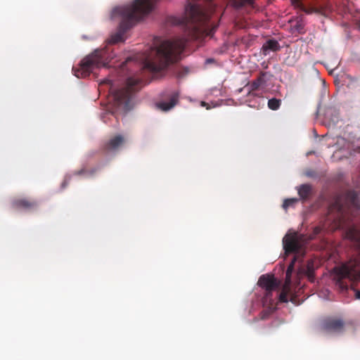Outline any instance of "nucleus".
I'll list each match as a JSON object with an SVG mask.
<instances>
[{"mask_svg": "<svg viewBox=\"0 0 360 360\" xmlns=\"http://www.w3.org/2000/svg\"><path fill=\"white\" fill-rule=\"evenodd\" d=\"M360 209L359 193L347 189L338 193L328 207L327 220L332 230L345 229V236L356 248V254L347 262L335 266L334 281L338 290L346 295L349 290L354 292L355 298L360 300V289L355 286V281L360 279V226L354 224L349 226L353 210Z\"/></svg>", "mask_w": 360, "mask_h": 360, "instance_id": "obj_1", "label": "nucleus"}, {"mask_svg": "<svg viewBox=\"0 0 360 360\" xmlns=\"http://www.w3.org/2000/svg\"><path fill=\"white\" fill-rule=\"evenodd\" d=\"M187 40L184 37H178L155 42L144 56L143 68L153 72L165 69L170 63L179 60Z\"/></svg>", "mask_w": 360, "mask_h": 360, "instance_id": "obj_2", "label": "nucleus"}, {"mask_svg": "<svg viewBox=\"0 0 360 360\" xmlns=\"http://www.w3.org/2000/svg\"><path fill=\"white\" fill-rule=\"evenodd\" d=\"M156 0H135L131 4L117 6L112 9L110 18L120 20L119 30L109 39V43L115 44L123 41L125 31L131 26L134 20L142 18L152 11Z\"/></svg>", "mask_w": 360, "mask_h": 360, "instance_id": "obj_3", "label": "nucleus"}, {"mask_svg": "<svg viewBox=\"0 0 360 360\" xmlns=\"http://www.w3.org/2000/svg\"><path fill=\"white\" fill-rule=\"evenodd\" d=\"M210 15L197 5L188 4L186 7L185 18L180 24H185L191 39H198L205 36L212 37L217 29L210 22Z\"/></svg>", "mask_w": 360, "mask_h": 360, "instance_id": "obj_4", "label": "nucleus"}, {"mask_svg": "<svg viewBox=\"0 0 360 360\" xmlns=\"http://www.w3.org/2000/svg\"><path fill=\"white\" fill-rule=\"evenodd\" d=\"M107 55V51L105 49L95 50L81 61L79 69H72L74 75L78 78L86 77L94 70L105 67L108 63Z\"/></svg>", "mask_w": 360, "mask_h": 360, "instance_id": "obj_5", "label": "nucleus"}, {"mask_svg": "<svg viewBox=\"0 0 360 360\" xmlns=\"http://www.w3.org/2000/svg\"><path fill=\"white\" fill-rule=\"evenodd\" d=\"M321 229L320 227H315L314 229L313 235L310 236L308 238H306L303 234H299L296 232L286 234L283 239V248L285 252L288 254H301L302 247L305 243L309 240L313 239L321 232Z\"/></svg>", "mask_w": 360, "mask_h": 360, "instance_id": "obj_6", "label": "nucleus"}, {"mask_svg": "<svg viewBox=\"0 0 360 360\" xmlns=\"http://www.w3.org/2000/svg\"><path fill=\"white\" fill-rule=\"evenodd\" d=\"M140 82L139 78L129 77L127 79L125 89L115 90L110 87V92L111 97L117 106L124 105L127 107L128 105L131 95L133 91L136 90V86L138 85Z\"/></svg>", "mask_w": 360, "mask_h": 360, "instance_id": "obj_7", "label": "nucleus"}, {"mask_svg": "<svg viewBox=\"0 0 360 360\" xmlns=\"http://www.w3.org/2000/svg\"><path fill=\"white\" fill-rule=\"evenodd\" d=\"M257 284L266 291L264 296V302L265 304H272V292L279 287L280 282L274 276L264 274L259 277Z\"/></svg>", "mask_w": 360, "mask_h": 360, "instance_id": "obj_8", "label": "nucleus"}, {"mask_svg": "<svg viewBox=\"0 0 360 360\" xmlns=\"http://www.w3.org/2000/svg\"><path fill=\"white\" fill-rule=\"evenodd\" d=\"M345 322L342 319L328 318L322 324L323 330L331 333H342L345 330Z\"/></svg>", "mask_w": 360, "mask_h": 360, "instance_id": "obj_9", "label": "nucleus"}, {"mask_svg": "<svg viewBox=\"0 0 360 360\" xmlns=\"http://www.w3.org/2000/svg\"><path fill=\"white\" fill-rule=\"evenodd\" d=\"M39 203L28 198H16L12 201V207L15 210L32 211L37 208Z\"/></svg>", "mask_w": 360, "mask_h": 360, "instance_id": "obj_10", "label": "nucleus"}, {"mask_svg": "<svg viewBox=\"0 0 360 360\" xmlns=\"http://www.w3.org/2000/svg\"><path fill=\"white\" fill-rule=\"evenodd\" d=\"M178 98V94L175 93L172 96L169 102H160L156 104V106L158 108L163 111H168L174 107V105L177 103Z\"/></svg>", "mask_w": 360, "mask_h": 360, "instance_id": "obj_11", "label": "nucleus"}, {"mask_svg": "<svg viewBox=\"0 0 360 360\" xmlns=\"http://www.w3.org/2000/svg\"><path fill=\"white\" fill-rule=\"evenodd\" d=\"M300 198L302 200L309 199L313 194L312 186L309 184H303L297 188Z\"/></svg>", "mask_w": 360, "mask_h": 360, "instance_id": "obj_12", "label": "nucleus"}, {"mask_svg": "<svg viewBox=\"0 0 360 360\" xmlns=\"http://www.w3.org/2000/svg\"><path fill=\"white\" fill-rule=\"evenodd\" d=\"M279 44L274 39H269L263 44L262 49L265 54L271 51H276L279 49Z\"/></svg>", "mask_w": 360, "mask_h": 360, "instance_id": "obj_13", "label": "nucleus"}, {"mask_svg": "<svg viewBox=\"0 0 360 360\" xmlns=\"http://www.w3.org/2000/svg\"><path fill=\"white\" fill-rule=\"evenodd\" d=\"M264 75L265 74L262 73L260 77H259L251 83L250 86V91H256L259 89V86H264L266 84V80L264 78Z\"/></svg>", "mask_w": 360, "mask_h": 360, "instance_id": "obj_14", "label": "nucleus"}, {"mask_svg": "<svg viewBox=\"0 0 360 360\" xmlns=\"http://www.w3.org/2000/svg\"><path fill=\"white\" fill-rule=\"evenodd\" d=\"M290 292V284L286 283L283 285L282 291L279 294V301L281 302H288V296Z\"/></svg>", "mask_w": 360, "mask_h": 360, "instance_id": "obj_15", "label": "nucleus"}, {"mask_svg": "<svg viewBox=\"0 0 360 360\" xmlns=\"http://www.w3.org/2000/svg\"><path fill=\"white\" fill-rule=\"evenodd\" d=\"M124 142V139L121 135H118L115 138L112 139L109 141V148L112 150L117 149L120 146H121Z\"/></svg>", "mask_w": 360, "mask_h": 360, "instance_id": "obj_16", "label": "nucleus"}, {"mask_svg": "<svg viewBox=\"0 0 360 360\" xmlns=\"http://www.w3.org/2000/svg\"><path fill=\"white\" fill-rule=\"evenodd\" d=\"M290 1H291L292 4L295 7L301 9L302 11H304L306 13L309 14V13L318 12V10L316 8H309V9L305 8L304 7V6L302 5V4L301 3L300 0H290Z\"/></svg>", "mask_w": 360, "mask_h": 360, "instance_id": "obj_17", "label": "nucleus"}, {"mask_svg": "<svg viewBox=\"0 0 360 360\" xmlns=\"http://www.w3.org/2000/svg\"><path fill=\"white\" fill-rule=\"evenodd\" d=\"M231 4L236 8H240L246 4H252L254 0H230Z\"/></svg>", "mask_w": 360, "mask_h": 360, "instance_id": "obj_18", "label": "nucleus"}, {"mask_svg": "<svg viewBox=\"0 0 360 360\" xmlns=\"http://www.w3.org/2000/svg\"><path fill=\"white\" fill-rule=\"evenodd\" d=\"M281 101L276 98H271L268 101V107L272 110H278L281 106Z\"/></svg>", "mask_w": 360, "mask_h": 360, "instance_id": "obj_19", "label": "nucleus"}, {"mask_svg": "<svg viewBox=\"0 0 360 360\" xmlns=\"http://www.w3.org/2000/svg\"><path fill=\"white\" fill-rule=\"evenodd\" d=\"M298 201H299V200L295 198L285 199L283 201V203L282 205L283 208L286 210L288 208H289L290 207H294L298 202Z\"/></svg>", "mask_w": 360, "mask_h": 360, "instance_id": "obj_20", "label": "nucleus"}, {"mask_svg": "<svg viewBox=\"0 0 360 360\" xmlns=\"http://www.w3.org/2000/svg\"><path fill=\"white\" fill-rule=\"evenodd\" d=\"M306 176L307 178H315L316 176L314 172L310 170L306 172Z\"/></svg>", "mask_w": 360, "mask_h": 360, "instance_id": "obj_21", "label": "nucleus"}, {"mask_svg": "<svg viewBox=\"0 0 360 360\" xmlns=\"http://www.w3.org/2000/svg\"><path fill=\"white\" fill-rule=\"evenodd\" d=\"M293 265H294V261L292 262V263L290 264V266H288V270H287V273H286V275L288 276L290 272L292 271V268H293Z\"/></svg>", "mask_w": 360, "mask_h": 360, "instance_id": "obj_22", "label": "nucleus"}, {"mask_svg": "<svg viewBox=\"0 0 360 360\" xmlns=\"http://www.w3.org/2000/svg\"><path fill=\"white\" fill-rule=\"evenodd\" d=\"M112 81L110 79H105L102 83H111Z\"/></svg>", "mask_w": 360, "mask_h": 360, "instance_id": "obj_23", "label": "nucleus"}, {"mask_svg": "<svg viewBox=\"0 0 360 360\" xmlns=\"http://www.w3.org/2000/svg\"><path fill=\"white\" fill-rule=\"evenodd\" d=\"M201 106H203V107H206L207 109L209 108V107L207 106V103L205 102H201Z\"/></svg>", "mask_w": 360, "mask_h": 360, "instance_id": "obj_24", "label": "nucleus"}]
</instances>
